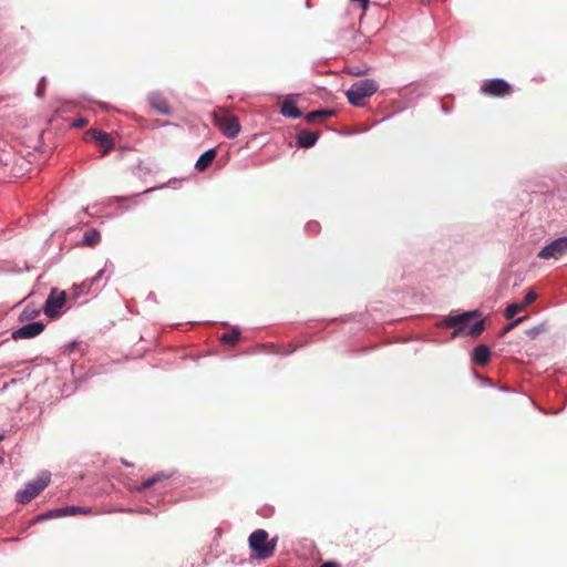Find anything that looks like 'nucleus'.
Here are the masks:
<instances>
[{
	"instance_id": "39448f33",
	"label": "nucleus",
	"mask_w": 567,
	"mask_h": 567,
	"mask_svg": "<svg viewBox=\"0 0 567 567\" xmlns=\"http://www.w3.org/2000/svg\"><path fill=\"white\" fill-rule=\"evenodd\" d=\"M109 268H113V264L106 260L104 268L100 269L94 277L84 280L81 285L75 287L76 293L92 297L97 296L110 279V276H105Z\"/></svg>"
},
{
	"instance_id": "58836bf2",
	"label": "nucleus",
	"mask_w": 567,
	"mask_h": 567,
	"mask_svg": "<svg viewBox=\"0 0 567 567\" xmlns=\"http://www.w3.org/2000/svg\"><path fill=\"white\" fill-rule=\"evenodd\" d=\"M100 105L104 109H107V105L105 103H100Z\"/></svg>"
},
{
	"instance_id": "c85d7f7f",
	"label": "nucleus",
	"mask_w": 567,
	"mask_h": 567,
	"mask_svg": "<svg viewBox=\"0 0 567 567\" xmlns=\"http://www.w3.org/2000/svg\"><path fill=\"white\" fill-rule=\"evenodd\" d=\"M353 4H359V7L365 11L369 7L370 0H351Z\"/></svg>"
},
{
	"instance_id": "7c9ffc66",
	"label": "nucleus",
	"mask_w": 567,
	"mask_h": 567,
	"mask_svg": "<svg viewBox=\"0 0 567 567\" xmlns=\"http://www.w3.org/2000/svg\"><path fill=\"white\" fill-rule=\"evenodd\" d=\"M85 125H87V120L83 118V117L75 120L73 122V126H75V127H84Z\"/></svg>"
},
{
	"instance_id": "ddd939ff",
	"label": "nucleus",
	"mask_w": 567,
	"mask_h": 567,
	"mask_svg": "<svg viewBox=\"0 0 567 567\" xmlns=\"http://www.w3.org/2000/svg\"><path fill=\"white\" fill-rule=\"evenodd\" d=\"M320 137L319 132L300 131L296 135L297 145L301 148H310L315 146Z\"/></svg>"
},
{
	"instance_id": "c756f323",
	"label": "nucleus",
	"mask_w": 567,
	"mask_h": 567,
	"mask_svg": "<svg viewBox=\"0 0 567 567\" xmlns=\"http://www.w3.org/2000/svg\"><path fill=\"white\" fill-rule=\"evenodd\" d=\"M50 518H54L52 509L39 515L37 519L42 520V519H50Z\"/></svg>"
},
{
	"instance_id": "0eeeda50",
	"label": "nucleus",
	"mask_w": 567,
	"mask_h": 567,
	"mask_svg": "<svg viewBox=\"0 0 567 567\" xmlns=\"http://www.w3.org/2000/svg\"><path fill=\"white\" fill-rule=\"evenodd\" d=\"M567 254V236L559 237L545 247L540 249L538 252V258L540 259H560L564 255Z\"/></svg>"
},
{
	"instance_id": "2f4dec72",
	"label": "nucleus",
	"mask_w": 567,
	"mask_h": 567,
	"mask_svg": "<svg viewBox=\"0 0 567 567\" xmlns=\"http://www.w3.org/2000/svg\"><path fill=\"white\" fill-rule=\"evenodd\" d=\"M76 348V342H70L64 347V353H72V351Z\"/></svg>"
},
{
	"instance_id": "20e7f679",
	"label": "nucleus",
	"mask_w": 567,
	"mask_h": 567,
	"mask_svg": "<svg viewBox=\"0 0 567 567\" xmlns=\"http://www.w3.org/2000/svg\"><path fill=\"white\" fill-rule=\"evenodd\" d=\"M379 89V84L373 79H364L354 82L347 91L346 95L349 103L353 106H363L364 99L373 95Z\"/></svg>"
},
{
	"instance_id": "b1692460",
	"label": "nucleus",
	"mask_w": 567,
	"mask_h": 567,
	"mask_svg": "<svg viewBox=\"0 0 567 567\" xmlns=\"http://www.w3.org/2000/svg\"><path fill=\"white\" fill-rule=\"evenodd\" d=\"M526 319H527L526 316L518 317V318L514 319L512 322H509L508 324H506L503 328V330L501 331V337H504L506 333L512 331L515 327H517L519 323L524 322Z\"/></svg>"
},
{
	"instance_id": "dca6fc26",
	"label": "nucleus",
	"mask_w": 567,
	"mask_h": 567,
	"mask_svg": "<svg viewBox=\"0 0 567 567\" xmlns=\"http://www.w3.org/2000/svg\"><path fill=\"white\" fill-rule=\"evenodd\" d=\"M280 113L287 118H299L302 116V113L292 100H286L281 104Z\"/></svg>"
},
{
	"instance_id": "1a4fd4ad",
	"label": "nucleus",
	"mask_w": 567,
	"mask_h": 567,
	"mask_svg": "<svg viewBox=\"0 0 567 567\" xmlns=\"http://www.w3.org/2000/svg\"><path fill=\"white\" fill-rule=\"evenodd\" d=\"M64 302L65 292L53 288L45 300L43 311L48 317L54 318L58 315L59 309L63 307Z\"/></svg>"
},
{
	"instance_id": "9b49d317",
	"label": "nucleus",
	"mask_w": 567,
	"mask_h": 567,
	"mask_svg": "<svg viewBox=\"0 0 567 567\" xmlns=\"http://www.w3.org/2000/svg\"><path fill=\"white\" fill-rule=\"evenodd\" d=\"M148 103L158 114L162 115H171L172 109L169 107L167 100L165 96L158 92L153 91L147 96Z\"/></svg>"
},
{
	"instance_id": "cd10ccee",
	"label": "nucleus",
	"mask_w": 567,
	"mask_h": 567,
	"mask_svg": "<svg viewBox=\"0 0 567 567\" xmlns=\"http://www.w3.org/2000/svg\"><path fill=\"white\" fill-rule=\"evenodd\" d=\"M54 518L68 516V507L52 509Z\"/></svg>"
},
{
	"instance_id": "393cba45",
	"label": "nucleus",
	"mask_w": 567,
	"mask_h": 567,
	"mask_svg": "<svg viewBox=\"0 0 567 567\" xmlns=\"http://www.w3.org/2000/svg\"><path fill=\"white\" fill-rule=\"evenodd\" d=\"M536 297L537 296H536L535 291L529 290L525 295V297H524V299H523V301L520 303L523 305L524 308H526L527 306H529L530 303H533L536 300Z\"/></svg>"
},
{
	"instance_id": "5701e85b",
	"label": "nucleus",
	"mask_w": 567,
	"mask_h": 567,
	"mask_svg": "<svg viewBox=\"0 0 567 567\" xmlns=\"http://www.w3.org/2000/svg\"><path fill=\"white\" fill-rule=\"evenodd\" d=\"M524 309L525 308L522 303L514 302L507 306L504 316L506 319H513L517 312L523 311Z\"/></svg>"
},
{
	"instance_id": "412c9836",
	"label": "nucleus",
	"mask_w": 567,
	"mask_h": 567,
	"mask_svg": "<svg viewBox=\"0 0 567 567\" xmlns=\"http://www.w3.org/2000/svg\"><path fill=\"white\" fill-rule=\"evenodd\" d=\"M547 331V324L545 322H542L537 326H534L527 330H525V334L530 339L535 340L539 334Z\"/></svg>"
},
{
	"instance_id": "4be33fe9",
	"label": "nucleus",
	"mask_w": 567,
	"mask_h": 567,
	"mask_svg": "<svg viewBox=\"0 0 567 567\" xmlns=\"http://www.w3.org/2000/svg\"><path fill=\"white\" fill-rule=\"evenodd\" d=\"M240 336L238 328H233L230 332L223 333L220 336V341L224 343H235L238 341Z\"/></svg>"
},
{
	"instance_id": "6ab92c4d",
	"label": "nucleus",
	"mask_w": 567,
	"mask_h": 567,
	"mask_svg": "<svg viewBox=\"0 0 567 567\" xmlns=\"http://www.w3.org/2000/svg\"><path fill=\"white\" fill-rule=\"evenodd\" d=\"M172 475L171 474H167L165 472H158L156 473L155 475H153L152 477L147 478L146 481H144L141 486L138 487L140 491H144L148 487H151L152 485H154L155 483L157 482H161V481H164V480H167Z\"/></svg>"
},
{
	"instance_id": "7ed1b4c3",
	"label": "nucleus",
	"mask_w": 567,
	"mask_h": 567,
	"mask_svg": "<svg viewBox=\"0 0 567 567\" xmlns=\"http://www.w3.org/2000/svg\"><path fill=\"white\" fill-rule=\"evenodd\" d=\"M51 473L49 471L40 472L37 477L31 481H28L23 488L19 489L16 493V502L25 505L31 499L37 497L50 483Z\"/></svg>"
},
{
	"instance_id": "72a5a7b5",
	"label": "nucleus",
	"mask_w": 567,
	"mask_h": 567,
	"mask_svg": "<svg viewBox=\"0 0 567 567\" xmlns=\"http://www.w3.org/2000/svg\"><path fill=\"white\" fill-rule=\"evenodd\" d=\"M351 73H352V74H354V75H360V74H362L363 72H362V71H360L359 69H355V70H352V71H351Z\"/></svg>"
},
{
	"instance_id": "f704fd0d",
	"label": "nucleus",
	"mask_w": 567,
	"mask_h": 567,
	"mask_svg": "<svg viewBox=\"0 0 567 567\" xmlns=\"http://www.w3.org/2000/svg\"><path fill=\"white\" fill-rule=\"evenodd\" d=\"M37 95H38V96H42V95H43L42 90L38 89V91H37Z\"/></svg>"
},
{
	"instance_id": "473e14b6",
	"label": "nucleus",
	"mask_w": 567,
	"mask_h": 567,
	"mask_svg": "<svg viewBox=\"0 0 567 567\" xmlns=\"http://www.w3.org/2000/svg\"><path fill=\"white\" fill-rule=\"evenodd\" d=\"M320 567H341L339 563H336V561H324L323 564L320 565Z\"/></svg>"
},
{
	"instance_id": "6e6552de",
	"label": "nucleus",
	"mask_w": 567,
	"mask_h": 567,
	"mask_svg": "<svg viewBox=\"0 0 567 567\" xmlns=\"http://www.w3.org/2000/svg\"><path fill=\"white\" fill-rule=\"evenodd\" d=\"M481 92L488 96H504L509 92V83L499 78L488 79L481 86Z\"/></svg>"
},
{
	"instance_id": "ea45409f",
	"label": "nucleus",
	"mask_w": 567,
	"mask_h": 567,
	"mask_svg": "<svg viewBox=\"0 0 567 567\" xmlns=\"http://www.w3.org/2000/svg\"><path fill=\"white\" fill-rule=\"evenodd\" d=\"M127 199L126 197H120L118 200H125Z\"/></svg>"
},
{
	"instance_id": "e433bc0d",
	"label": "nucleus",
	"mask_w": 567,
	"mask_h": 567,
	"mask_svg": "<svg viewBox=\"0 0 567 567\" xmlns=\"http://www.w3.org/2000/svg\"><path fill=\"white\" fill-rule=\"evenodd\" d=\"M122 463H123L124 465H126V466H132V464H131V463H128V462H126V461H124V460H122Z\"/></svg>"
},
{
	"instance_id": "4c0bfd02",
	"label": "nucleus",
	"mask_w": 567,
	"mask_h": 567,
	"mask_svg": "<svg viewBox=\"0 0 567 567\" xmlns=\"http://www.w3.org/2000/svg\"><path fill=\"white\" fill-rule=\"evenodd\" d=\"M4 463V458L2 456H0V466L3 465Z\"/></svg>"
},
{
	"instance_id": "c9c22d12",
	"label": "nucleus",
	"mask_w": 567,
	"mask_h": 567,
	"mask_svg": "<svg viewBox=\"0 0 567 567\" xmlns=\"http://www.w3.org/2000/svg\"><path fill=\"white\" fill-rule=\"evenodd\" d=\"M154 189H155V188H148V189L144 190L142 194L151 193V192H153Z\"/></svg>"
},
{
	"instance_id": "a19ab883",
	"label": "nucleus",
	"mask_w": 567,
	"mask_h": 567,
	"mask_svg": "<svg viewBox=\"0 0 567 567\" xmlns=\"http://www.w3.org/2000/svg\"><path fill=\"white\" fill-rule=\"evenodd\" d=\"M1 440H3V435H2V434H0V441H1Z\"/></svg>"
},
{
	"instance_id": "bb28decb",
	"label": "nucleus",
	"mask_w": 567,
	"mask_h": 567,
	"mask_svg": "<svg viewBox=\"0 0 567 567\" xmlns=\"http://www.w3.org/2000/svg\"><path fill=\"white\" fill-rule=\"evenodd\" d=\"M319 228H320L319 223H317L315 220H311V221L307 223V225H306V229L309 233H317L319 230Z\"/></svg>"
},
{
	"instance_id": "f257e3e1",
	"label": "nucleus",
	"mask_w": 567,
	"mask_h": 567,
	"mask_svg": "<svg viewBox=\"0 0 567 567\" xmlns=\"http://www.w3.org/2000/svg\"><path fill=\"white\" fill-rule=\"evenodd\" d=\"M481 317L478 310L465 311L458 315H451L442 322V328H455L452 338L457 337H478L485 329L484 319L472 321L474 318Z\"/></svg>"
},
{
	"instance_id": "9d476101",
	"label": "nucleus",
	"mask_w": 567,
	"mask_h": 567,
	"mask_svg": "<svg viewBox=\"0 0 567 567\" xmlns=\"http://www.w3.org/2000/svg\"><path fill=\"white\" fill-rule=\"evenodd\" d=\"M45 324L42 321H33L16 329L11 333L13 340L32 339L43 332Z\"/></svg>"
},
{
	"instance_id": "423d86ee",
	"label": "nucleus",
	"mask_w": 567,
	"mask_h": 567,
	"mask_svg": "<svg viewBox=\"0 0 567 567\" xmlns=\"http://www.w3.org/2000/svg\"><path fill=\"white\" fill-rule=\"evenodd\" d=\"M212 121L215 126L219 128L221 134L227 138H235L241 131V126L234 115H229L225 112V115H220L217 111L212 112Z\"/></svg>"
},
{
	"instance_id": "a878e982",
	"label": "nucleus",
	"mask_w": 567,
	"mask_h": 567,
	"mask_svg": "<svg viewBox=\"0 0 567 567\" xmlns=\"http://www.w3.org/2000/svg\"><path fill=\"white\" fill-rule=\"evenodd\" d=\"M66 507H68V515L86 514L90 512L89 508L81 507V506H66Z\"/></svg>"
},
{
	"instance_id": "f03ea898",
	"label": "nucleus",
	"mask_w": 567,
	"mask_h": 567,
	"mask_svg": "<svg viewBox=\"0 0 567 567\" xmlns=\"http://www.w3.org/2000/svg\"><path fill=\"white\" fill-rule=\"evenodd\" d=\"M278 537L269 539V534L265 529L254 530L248 538L250 556L257 560L270 558L277 547Z\"/></svg>"
},
{
	"instance_id": "2eb2a0df",
	"label": "nucleus",
	"mask_w": 567,
	"mask_h": 567,
	"mask_svg": "<svg viewBox=\"0 0 567 567\" xmlns=\"http://www.w3.org/2000/svg\"><path fill=\"white\" fill-rule=\"evenodd\" d=\"M216 154L217 153L215 148H209L205 151L196 161L195 168L199 172L205 171L213 163V161L216 157Z\"/></svg>"
},
{
	"instance_id": "a211bd4d",
	"label": "nucleus",
	"mask_w": 567,
	"mask_h": 567,
	"mask_svg": "<svg viewBox=\"0 0 567 567\" xmlns=\"http://www.w3.org/2000/svg\"><path fill=\"white\" fill-rule=\"evenodd\" d=\"M334 114H336L334 110L322 109V110L309 112L308 114H306L305 120L308 123H315L320 118L330 117V116H333Z\"/></svg>"
},
{
	"instance_id": "4468645a",
	"label": "nucleus",
	"mask_w": 567,
	"mask_h": 567,
	"mask_svg": "<svg viewBox=\"0 0 567 567\" xmlns=\"http://www.w3.org/2000/svg\"><path fill=\"white\" fill-rule=\"evenodd\" d=\"M491 358V349L486 344H480L475 347L472 351L471 359L478 365H485L489 361Z\"/></svg>"
},
{
	"instance_id": "f3484780",
	"label": "nucleus",
	"mask_w": 567,
	"mask_h": 567,
	"mask_svg": "<svg viewBox=\"0 0 567 567\" xmlns=\"http://www.w3.org/2000/svg\"><path fill=\"white\" fill-rule=\"evenodd\" d=\"M101 241V234L97 229L91 228L86 230L82 238V245L86 247H94Z\"/></svg>"
},
{
	"instance_id": "aec40b11",
	"label": "nucleus",
	"mask_w": 567,
	"mask_h": 567,
	"mask_svg": "<svg viewBox=\"0 0 567 567\" xmlns=\"http://www.w3.org/2000/svg\"><path fill=\"white\" fill-rule=\"evenodd\" d=\"M39 315H40V310L38 308L28 305L24 307V309L19 315V321L23 322V321L32 320L35 317H38Z\"/></svg>"
},
{
	"instance_id": "f8f14e48",
	"label": "nucleus",
	"mask_w": 567,
	"mask_h": 567,
	"mask_svg": "<svg viewBox=\"0 0 567 567\" xmlns=\"http://www.w3.org/2000/svg\"><path fill=\"white\" fill-rule=\"evenodd\" d=\"M87 135H90L96 144L101 145L104 148V155L111 152L115 146L112 136L102 130L91 128L87 132Z\"/></svg>"
}]
</instances>
